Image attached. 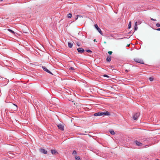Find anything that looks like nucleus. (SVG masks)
<instances>
[{
  "instance_id": "c85d7f7f",
  "label": "nucleus",
  "mask_w": 160,
  "mask_h": 160,
  "mask_svg": "<svg viewBox=\"0 0 160 160\" xmlns=\"http://www.w3.org/2000/svg\"><path fill=\"white\" fill-rule=\"evenodd\" d=\"M77 17L75 18V20H76L78 19V18L79 17V15H77L76 16Z\"/></svg>"
},
{
  "instance_id": "9d476101",
  "label": "nucleus",
  "mask_w": 160,
  "mask_h": 160,
  "mask_svg": "<svg viewBox=\"0 0 160 160\" xmlns=\"http://www.w3.org/2000/svg\"><path fill=\"white\" fill-rule=\"evenodd\" d=\"M51 152L53 155H57L58 154V152L52 149L51 150Z\"/></svg>"
},
{
  "instance_id": "5701e85b",
  "label": "nucleus",
  "mask_w": 160,
  "mask_h": 160,
  "mask_svg": "<svg viewBox=\"0 0 160 160\" xmlns=\"http://www.w3.org/2000/svg\"><path fill=\"white\" fill-rule=\"evenodd\" d=\"M72 154L76 155L77 154V152L76 150H74L72 153Z\"/></svg>"
},
{
  "instance_id": "2eb2a0df",
  "label": "nucleus",
  "mask_w": 160,
  "mask_h": 160,
  "mask_svg": "<svg viewBox=\"0 0 160 160\" xmlns=\"http://www.w3.org/2000/svg\"><path fill=\"white\" fill-rule=\"evenodd\" d=\"M75 158L76 160H80V156H76L75 157Z\"/></svg>"
},
{
  "instance_id": "7ed1b4c3",
  "label": "nucleus",
  "mask_w": 160,
  "mask_h": 160,
  "mask_svg": "<svg viewBox=\"0 0 160 160\" xmlns=\"http://www.w3.org/2000/svg\"><path fill=\"white\" fill-rule=\"evenodd\" d=\"M95 28L98 31V32H99V33L101 35H102L103 33L102 32L100 28H99L98 26V25L97 24H95L94 25Z\"/></svg>"
},
{
  "instance_id": "e433bc0d",
  "label": "nucleus",
  "mask_w": 160,
  "mask_h": 160,
  "mask_svg": "<svg viewBox=\"0 0 160 160\" xmlns=\"http://www.w3.org/2000/svg\"><path fill=\"white\" fill-rule=\"evenodd\" d=\"M94 42H97V41H96V39H94Z\"/></svg>"
},
{
  "instance_id": "a19ab883",
  "label": "nucleus",
  "mask_w": 160,
  "mask_h": 160,
  "mask_svg": "<svg viewBox=\"0 0 160 160\" xmlns=\"http://www.w3.org/2000/svg\"><path fill=\"white\" fill-rule=\"evenodd\" d=\"M0 1H2L3 0H0Z\"/></svg>"
},
{
  "instance_id": "f257e3e1",
  "label": "nucleus",
  "mask_w": 160,
  "mask_h": 160,
  "mask_svg": "<svg viewBox=\"0 0 160 160\" xmlns=\"http://www.w3.org/2000/svg\"><path fill=\"white\" fill-rule=\"evenodd\" d=\"M133 60L136 62L145 64L144 61L142 59L136 58H134Z\"/></svg>"
},
{
  "instance_id": "473e14b6",
  "label": "nucleus",
  "mask_w": 160,
  "mask_h": 160,
  "mask_svg": "<svg viewBox=\"0 0 160 160\" xmlns=\"http://www.w3.org/2000/svg\"><path fill=\"white\" fill-rule=\"evenodd\" d=\"M156 30L157 31H160V28L157 29Z\"/></svg>"
},
{
  "instance_id": "4c0bfd02",
  "label": "nucleus",
  "mask_w": 160,
  "mask_h": 160,
  "mask_svg": "<svg viewBox=\"0 0 160 160\" xmlns=\"http://www.w3.org/2000/svg\"><path fill=\"white\" fill-rule=\"evenodd\" d=\"M23 32L24 33H27V32H25V31H24V32L23 31Z\"/></svg>"
},
{
  "instance_id": "72a5a7b5",
  "label": "nucleus",
  "mask_w": 160,
  "mask_h": 160,
  "mask_svg": "<svg viewBox=\"0 0 160 160\" xmlns=\"http://www.w3.org/2000/svg\"><path fill=\"white\" fill-rule=\"evenodd\" d=\"M131 34V31H130V32H129L128 33V34Z\"/></svg>"
},
{
  "instance_id": "7c9ffc66",
  "label": "nucleus",
  "mask_w": 160,
  "mask_h": 160,
  "mask_svg": "<svg viewBox=\"0 0 160 160\" xmlns=\"http://www.w3.org/2000/svg\"><path fill=\"white\" fill-rule=\"evenodd\" d=\"M13 105L16 106V109H17L18 106H17V105H16V104H13Z\"/></svg>"
},
{
  "instance_id": "20e7f679",
  "label": "nucleus",
  "mask_w": 160,
  "mask_h": 160,
  "mask_svg": "<svg viewBox=\"0 0 160 160\" xmlns=\"http://www.w3.org/2000/svg\"><path fill=\"white\" fill-rule=\"evenodd\" d=\"M140 115L139 113L137 112L135 113L133 116V118L134 120H137Z\"/></svg>"
},
{
  "instance_id": "2f4dec72",
  "label": "nucleus",
  "mask_w": 160,
  "mask_h": 160,
  "mask_svg": "<svg viewBox=\"0 0 160 160\" xmlns=\"http://www.w3.org/2000/svg\"><path fill=\"white\" fill-rule=\"evenodd\" d=\"M77 45H78V46L79 47V46H80V44H79V43H77Z\"/></svg>"
},
{
  "instance_id": "423d86ee",
  "label": "nucleus",
  "mask_w": 160,
  "mask_h": 160,
  "mask_svg": "<svg viewBox=\"0 0 160 160\" xmlns=\"http://www.w3.org/2000/svg\"><path fill=\"white\" fill-rule=\"evenodd\" d=\"M134 142L136 144L137 146H142V143L138 141V140H135L134 141Z\"/></svg>"
},
{
  "instance_id": "412c9836",
  "label": "nucleus",
  "mask_w": 160,
  "mask_h": 160,
  "mask_svg": "<svg viewBox=\"0 0 160 160\" xmlns=\"http://www.w3.org/2000/svg\"><path fill=\"white\" fill-rule=\"evenodd\" d=\"M87 52L89 53H92V51L90 50H86V51Z\"/></svg>"
},
{
  "instance_id": "cd10ccee",
  "label": "nucleus",
  "mask_w": 160,
  "mask_h": 160,
  "mask_svg": "<svg viewBox=\"0 0 160 160\" xmlns=\"http://www.w3.org/2000/svg\"><path fill=\"white\" fill-rule=\"evenodd\" d=\"M149 140V139L148 138V139H146L144 141V142H147V141H148Z\"/></svg>"
},
{
  "instance_id": "f3484780",
  "label": "nucleus",
  "mask_w": 160,
  "mask_h": 160,
  "mask_svg": "<svg viewBox=\"0 0 160 160\" xmlns=\"http://www.w3.org/2000/svg\"><path fill=\"white\" fill-rule=\"evenodd\" d=\"M110 133L112 135H114L115 133L113 130H110L109 131Z\"/></svg>"
},
{
  "instance_id": "6ab92c4d",
  "label": "nucleus",
  "mask_w": 160,
  "mask_h": 160,
  "mask_svg": "<svg viewBox=\"0 0 160 160\" xmlns=\"http://www.w3.org/2000/svg\"><path fill=\"white\" fill-rule=\"evenodd\" d=\"M138 28L137 27V25L135 24V26L134 27V31H135L137 30L138 29Z\"/></svg>"
},
{
  "instance_id": "c9c22d12",
  "label": "nucleus",
  "mask_w": 160,
  "mask_h": 160,
  "mask_svg": "<svg viewBox=\"0 0 160 160\" xmlns=\"http://www.w3.org/2000/svg\"><path fill=\"white\" fill-rule=\"evenodd\" d=\"M79 17H82V16H81V15H79Z\"/></svg>"
},
{
  "instance_id": "ddd939ff",
  "label": "nucleus",
  "mask_w": 160,
  "mask_h": 160,
  "mask_svg": "<svg viewBox=\"0 0 160 160\" xmlns=\"http://www.w3.org/2000/svg\"><path fill=\"white\" fill-rule=\"evenodd\" d=\"M94 115L96 116H101L100 112H96L94 114Z\"/></svg>"
},
{
  "instance_id": "c756f323",
  "label": "nucleus",
  "mask_w": 160,
  "mask_h": 160,
  "mask_svg": "<svg viewBox=\"0 0 160 160\" xmlns=\"http://www.w3.org/2000/svg\"><path fill=\"white\" fill-rule=\"evenodd\" d=\"M151 20L152 21H156V19H153L152 18H151Z\"/></svg>"
},
{
  "instance_id": "a878e982",
  "label": "nucleus",
  "mask_w": 160,
  "mask_h": 160,
  "mask_svg": "<svg viewBox=\"0 0 160 160\" xmlns=\"http://www.w3.org/2000/svg\"><path fill=\"white\" fill-rule=\"evenodd\" d=\"M112 53V51H108V53L110 55H111Z\"/></svg>"
},
{
  "instance_id": "1a4fd4ad",
  "label": "nucleus",
  "mask_w": 160,
  "mask_h": 160,
  "mask_svg": "<svg viewBox=\"0 0 160 160\" xmlns=\"http://www.w3.org/2000/svg\"><path fill=\"white\" fill-rule=\"evenodd\" d=\"M111 60V56H108L107 57L106 61L108 62H110Z\"/></svg>"
},
{
  "instance_id": "f704fd0d",
  "label": "nucleus",
  "mask_w": 160,
  "mask_h": 160,
  "mask_svg": "<svg viewBox=\"0 0 160 160\" xmlns=\"http://www.w3.org/2000/svg\"><path fill=\"white\" fill-rule=\"evenodd\" d=\"M125 71L126 72H128V70L127 69Z\"/></svg>"
},
{
  "instance_id": "58836bf2",
  "label": "nucleus",
  "mask_w": 160,
  "mask_h": 160,
  "mask_svg": "<svg viewBox=\"0 0 160 160\" xmlns=\"http://www.w3.org/2000/svg\"><path fill=\"white\" fill-rule=\"evenodd\" d=\"M23 32L24 33H27V32H25V31H24V32L23 31Z\"/></svg>"
},
{
  "instance_id": "bb28decb",
  "label": "nucleus",
  "mask_w": 160,
  "mask_h": 160,
  "mask_svg": "<svg viewBox=\"0 0 160 160\" xmlns=\"http://www.w3.org/2000/svg\"><path fill=\"white\" fill-rule=\"evenodd\" d=\"M69 70H74V68H73L72 67H70L69 68Z\"/></svg>"
},
{
  "instance_id": "ea45409f",
  "label": "nucleus",
  "mask_w": 160,
  "mask_h": 160,
  "mask_svg": "<svg viewBox=\"0 0 160 160\" xmlns=\"http://www.w3.org/2000/svg\"><path fill=\"white\" fill-rule=\"evenodd\" d=\"M159 160V159H157V160Z\"/></svg>"
},
{
  "instance_id": "a211bd4d",
  "label": "nucleus",
  "mask_w": 160,
  "mask_h": 160,
  "mask_svg": "<svg viewBox=\"0 0 160 160\" xmlns=\"http://www.w3.org/2000/svg\"><path fill=\"white\" fill-rule=\"evenodd\" d=\"M67 17L68 18H71L72 17V15L71 13H69L67 15Z\"/></svg>"
},
{
  "instance_id": "9b49d317",
  "label": "nucleus",
  "mask_w": 160,
  "mask_h": 160,
  "mask_svg": "<svg viewBox=\"0 0 160 160\" xmlns=\"http://www.w3.org/2000/svg\"><path fill=\"white\" fill-rule=\"evenodd\" d=\"M40 151L42 153L45 154H47V151L43 148L41 149H40Z\"/></svg>"
},
{
  "instance_id": "dca6fc26",
  "label": "nucleus",
  "mask_w": 160,
  "mask_h": 160,
  "mask_svg": "<svg viewBox=\"0 0 160 160\" xmlns=\"http://www.w3.org/2000/svg\"><path fill=\"white\" fill-rule=\"evenodd\" d=\"M142 22L140 20H138L136 22L135 24L136 25L140 24Z\"/></svg>"
},
{
  "instance_id": "b1692460",
  "label": "nucleus",
  "mask_w": 160,
  "mask_h": 160,
  "mask_svg": "<svg viewBox=\"0 0 160 160\" xmlns=\"http://www.w3.org/2000/svg\"><path fill=\"white\" fill-rule=\"evenodd\" d=\"M103 76L104 77H107L108 78H109V76H108V75H107L106 74H104V75H103Z\"/></svg>"
},
{
  "instance_id": "393cba45",
  "label": "nucleus",
  "mask_w": 160,
  "mask_h": 160,
  "mask_svg": "<svg viewBox=\"0 0 160 160\" xmlns=\"http://www.w3.org/2000/svg\"><path fill=\"white\" fill-rule=\"evenodd\" d=\"M156 25L157 27H160V24L159 23H157L156 24Z\"/></svg>"
},
{
  "instance_id": "aec40b11",
  "label": "nucleus",
  "mask_w": 160,
  "mask_h": 160,
  "mask_svg": "<svg viewBox=\"0 0 160 160\" xmlns=\"http://www.w3.org/2000/svg\"><path fill=\"white\" fill-rule=\"evenodd\" d=\"M131 27V22L130 21L129 22L128 25V28L129 29H130Z\"/></svg>"
},
{
  "instance_id": "6e6552de",
  "label": "nucleus",
  "mask_w": 160,
  "mask_h": 160,
  "mask_svg": "<svg viewBox=\"0 0 160 160\" xmlns=\"http://www.w3.org/2000/svg\"><path fill=\"white\" fill-rule=\"evenodd\" d=\"M78 52L79 53H82L85 52V50L82 48H78L77 49Z\"/></svg>"
},
{
  "instance_id": "f8f14e48",
  "label": "nucleus",
  "mask_w": 160,
  "mask_h": 160,
  "mask_svg": "<svg viewBox=\"0 0 160 160\" xmlns=\"http://www.w3.org/2000/svg\"><path fill=\"white\" fill-rule=\"evenodd\" d=\"M68 46L69 48H72L73 46V43L70 42H68Z\"/></svg>"
},
{
  "instance_id": "0eeeda50",
  "label": "nucleus",
  "mask_w": 160,
  "mask_h": 160,
  "mask_svg": "<svg viewBox=\"0 0 160 160\" xmlns=\"http://www.w3.org/2000/svg\"><path fill=\"white\" fill-rule=\"evenodd\" d=\"M42 68H43V70L47 72L48 73H49L53 75V74L45 66H42Z\"/></svg>"
},
{
  "instance_id": "4468645a",
  "label": "nucleus",
  "mask_w": 160,
  "mask_h": 160,
  "mask_svg": "<svg viewBox=\"0 0 160 160\" xmlns=\"http://www.w3.org/2000/svg\"><path fill=\"white\" fill-rule=\"evenodd\" d=\"M8 31H9V32H11V33L14 34V35H15V34L16 33L15 32H14V31H13V30H12L11 29H8Z\"/></svg>"
},
{
  "instance_id": "f03ea898",
  "label": "nucleus",
  "mask_w": 160,
  "mask_h": 160,
  "mask_svg": "<svg viewBox=\"0 0 160 160\" xmlns=\"http://www.w3.org/2000/svg\"><path fill=\"white\" fill-rule=\"evenodd\" d=\"M101 116H109L110 115V112L106 111L104 112H100Z\"/></svg>"
},
{
  "instance_id": "39448f33",
  "label": "nucleus",
  "mask_w": 160,
  "mask_h": 160,
  "mask_svg": "<svg viewBox=\"0 0 160 160\" xmlns=\"http://www.w3.org/2000/svg\"><path fill=\"white\" fill-rule=\"evenodd\" d=\"M57 127L58 128L62 131H63L64 130V126L62 124H59L57 125Z\"/></svg>"
},
{
  "instance_id": "4be33fe9",
  "label": "nucleus",
  "mask_w": 160,
  "mask_h": 160,
  "mask_svg": "<svg viewBox=\"0 0 160 160\" xmlns=\"http://www.w3.org/2000/svg\"><path fill=\"white\" fill-rule=\"evenodd\" d=\"M149 79L151 81H152L153 80V78L152 77L149 78Z\"/></svg>"
}]
</instances>
